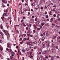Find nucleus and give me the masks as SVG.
Returning a JSON list of instances; mask_svg holds the SVG:
<instances>
[{
  "label": "nucleus",
  "mask_w": 60,
  "mask_h": 60,
  "mask_svg": "<svg viewBox=\"0 0 60 60\" xmlns=\"http://www.w3.org/2000/svg\"><path fill=\"white\" fill-rule=\"evenodd\" d=\"M32 33V31L31 30H29L28 31L27 33V35L28 37Z\"/></svg>",
  "instance_id": "obj_1"
},
{
  "label": "nucleus",
  "mask_w": 60,
  "mask_h": 60,
  "mask_svg": "<svg viewBox=\"0 0 60 60\" xmlns=\"http://www.w3.org/2000/svg\"><path fill=\"white\" fill-rule=\"evenodd\" d=\"M3 32L4 33H5L6 35H7L8 36H9L10 35L9 34V32L8 31L5 30H3Z\"/></svg>",
  "instance_id": "obj_2"
},
{
  "label": "nucleus",
  "mask_w": 60,
  "mask_h": 60,
  "mask_svg": "<svg viewBox=\"0 0 60 60\" xmlns=\"http://www.w3.org/2000/svg\"><path fill=\"white\" fill-rule=\"evenodd\" d=\"M27 44L30 46V47H32V46H33V44L31 42H28L27 43Z\"/></svg>",
  "instance_id": "obj_3"
},
{
  "label": "nucleus",
  "mask_w": 60,
  "mask_h": 60,
  "mask_svg": "<svg viewBox=\"0 0 60 60\" xmlns=\"http://www.w3.org/2000/svg\"><path fill=\"white\" fill-rule=\"evenodd\" d=\"M8 52L9 54H12L13 53V52L12 51V50L11 49H9L8 50Z\"/></svg>",
  "instance_id": "obj_4"
},
{
  "label": "nucleus",
  "mask_w": 60,
  "mask_h": 60,
  "mask_svg": "<svg viewBox=\"0 0 60 60\" xmlns=\"http://www.w3.org/2000/svg\"><path fill=\"white\" fill-rule=\"evenodd\" d=\"M43 55H44V56H46L47 54V52L45 51H44L42 53Z\"/></svg>",
  "instance_id": "obj_5"
},
{
  "label": "nucleus",
  "mask_w": 60,
  "mask_h": 60,
  "mask_svg": "<svg viewBox=\"0 0 60 60\" xmlns=\"http://www.w3.org/2000/svg\"><path fill=\"white\" fill-rule=\"evenodd\" d=\"M11 44V43L10 42L8 43L7 44V46L8 48H10V46H11V45H10Z\"/></svg>",
  "instance_id": "obj_6"
},
{
  "label": "nucleus",
  "mask_w": 60,
  "mask_h": 60,
  "mask_svg": "<svg viewBox=\"0 0 60 60\" xmlns=\"http://www.w3.org/2000/svg\"><path fill=\"white\" fill-rule=\"evenodd\" d=\"M3 15L4 17V16H5V17H7V16H8V15H7V14L6 13H3Z\"/></svg>",
  "instance_id": "obj_7"
},
{
  "label": "nucleus",
  "mask_w": 60,
  "mask_h": 60,
  "mask_svg": "<svg viewBox=\"0 0 60 60\" xmlns=\"http://www.w3.org/2000/svg\"><path fill=\"white\" fill-rule=\"evenodd\" d=\"M48 14H49V15H52L53 14V13L51 11H49L48 12Z\"/></svg>",
  "instance_id": "obj_8"
},
{
  "label": "nucleus",
  "mask_w": 60,
  "mask_h": 60,
  "mask_svg": "<svg viewBox=\"0 0 60 60\" xmlns=\"http://www.w3.org/2000/svg\"><path fill=\"white\" fill-rule=\"evenodd\" d=\"M0 34H1V35L3 37H4V34L3 32H0Z\"/></svg>",
  "instance_id": "obj_9"
},
{
  "label": "nucleus",
  "mask_w": 60,
  "mask_h": 60,
  "mask_svg": "<svg viewBox=\"0 0 60 60\" xmlns=\"http://www.w3.org/2000/svg\"><path fill=\"white\" fill-rule=\"evenodd\" d=\"M45 43H46V45H47V46H49V41H45Z\"/></svg>",
  "instance_id": "obj_10"
},
{
  "label": "nucleus",
  "mask_w": 60,
  "mask_h": 60,
  "mask_svg": "<svg viewBox=\"0 0 60 60\" xmlns=\"http://www.w3.org/2000/svg\"><path fill=\"white\" fill-rule=\"evenodd\" d=\"M18 49V52L19 53V54H17V55H18L20 53V52H20V49Z\"/></svg>",
  "instance_id": "obj_11"
},
{
  "label": "nucleus",
  "mask_w": 60,
  "mask_h": 60,
  "mask_svg": "<svg viewBox=\"0 0 60 60\" xmlns=\"http://www.w3.org/2000/svg\"><path fill=\"white\" fill-rule=\"evenodd\" d=\"M31 3V6H32V7H34V5L33 4L34 2H32Z\"/></svg>",
  "instance_id": "obj_12"
},
{
  "label": "nucleus",
  "mask_w": 60,
  "mask_h": 60,
  "mask_svg": "<svg viewBox=\"0 0 60 60\" xmlns=\"http://www.w3.org/2000/svg\"><path fill=\"white\" fill-rule=\"evenodd\" d=\"M21 24H23V25L24 26H26V25L25 24V23H24V22H21Z\"/></svg>",
  "instance_id": "obj_13"
},
{
  "label": "nucleus",
  "mask_w": 60,
  "mask_h": 60,
  "mask_svg": "<svg viewBox=\"0 0 60 60\" xmlns=\"http://www.w3.org/2000/svg\"><path fill=\"white\" fill-rule=\"evenodd\" d=\"M54 51H55V49H52L51 50V52L52 53V52H54Z\"/></svg>",
  "instance_id": "obj_14"
},
{
  "label": "nucleus",
  "mask_w": 60,
  "mask_h": 60,
  "mask_svg": "<svg viewBox=\"0 0 60 60\" xmlns=\"http://www.w3.org/2000/svg\"><path fill=\"white\" fill-rule=\"evenodd\" d=\"M53 11L54 12H57V11H56V9H55V8H54L53 9Z\"/></svg>",
  "instance_id": "obj_15"
},
{
  "label": "nucleus",
  "mask_w": 60,
  "mask_h": 60,
  "mask_svg": "<svg viewBox=\"0 0 60 60\" xmlns=\"http://www.w3.org/2000/svg\"><path fill=\"white\" fill-rule=\"evenodd\" d=\"M54 21V20H53V18H51L50 22H52V21Z\"/></svg>",
  "instance_id": "obj_16"
},
{
  "label": "nucleus",
  "mask_w": 60,
  "mask_h": 60,
  "mask_svg": "<svg viewBox=\"0 0 60 60\" xmlns=\"http://www.w3.org/2000/svg\"><path fill=\"white\" fill-rule=\"evenodd\" d=\"M3 25H2V24L1 25H0V28L2 29H3Z\"/></svg>",
  "instance_id": "obj_17"
},
{
  "label": "nucleus",
  "mask_w": 60,
  "mask_h": 60,
  "mask_svg": "<svg viewBox=\"0 0 60 60\" xmlns=\"http://www.w3.org/2000/svg\"><path fill=\"white\" fill-rule=\"evenodd\" d=\"M41 26H44V23L42 22L41 23Z\"/></svg>",
  "instance_id": "obj_18"
},
{
  "label": "nucleus",
  "mask_w": 60,
  "mask_h": 60,
  "mask_svg": "<svg viewBox=\"0 0 60 60\" xmlns=\"http://www.w3.org/2000/svg\"><path fill=\"white\" fill-rule=\"evenodd\" d=\"M1 19L3 21H4V16H2L1 17Z\"/></svg>",
  "instance_id": "obj_19"
},
{
  "label": "nucleus",
  "mask_w": 60,
  "mask_h": 60,
  "mask_svg": "<svg viewBox=\"0 0 60 60\" xmlns=\"http://www.w3.org/2000/svg\"><path fill=\"white\" fill-rule=\"evenodd\" d=\"M31 24H29L28 25V26L30 28L31 27Z\"/></svg>",
  "instance_id": "obj_20"
},
{
  "label": "nucleus",
  "mask_w": 60,
  "mask_h": 60,
  "mask_svg": "<svg viewBox=\"0 0 60 60\" xmlns=\"http://www.w3.org/2000/svg\"><path fill=\"white\" fill-rule=\"evenodd\" d=\"M26 51V50L24 49H23L22 50V52H24V53H25V51Z\"/></svg>",
  "instance_id": "obj_21"
},
{
  "label": "nucleus",
  "mask_w": 60,
  "mask_h": 60,
  "mask_svg": "<svg viewBox=\"0 0 60 60\" xmlns=\"http://www.w3.org/2000/svg\"><path fill=\"white\" fill-rule=\"evenodd\" d=\"M42 47L43 48H45V45L44 44H42Z\"/></svg>",
  "instance_id": "obj_22"
},
{
  "label": "nucleus",
  "mask_w": 60,
  "mask_h": 60,
  "mask_svg": "<svg viewBox=\"0 0 60 60\" xmlns=\"http://www.w3.org/2000/svg\"><path fill=\"white\" fill-rule=\"evenodd\" d=\"M53 22L54 23H56V24H57V21H56L55 20H54V21H53Z\"/></svg>",
  "instance_id": "obj_23"
},
{
  "label": "nucleus",
  "mask_w": 60,
  "mask_h": 60,
  "mask_svg": "<svg viewBox=\"0 0 60 60\" xmlns=\"http://www.w3.org/2000/svg\"><path fill=\"white\" fill-rule=\"evenodd\" d=\"M0 57L1 59H3V57H2V55L0 54Z\"/></svg>",
  "instance_id": "obj_24"
},
{
  "label": "nucleus",
  "mask_w": 60,
  "mask_h": 60,
  "mask_svg": "<svg viewBox=\"0 0 60 60\" xmlns=\"http://www.w3.org/2000/svg\"><path fill=\"white\" fill-rule=\"evenodd\" d=\"M33 32L34 34H35L36 33V31H35V30H33Z\"/></svg>",
  "instance_id": "obj_25"
},
{
  "label": "nucleus",
  "mask_w": 60,
  "mask_h": 60,
  "mask_svg": "<svg viewBox=\"0 0 60 60\" xmlns=\"http://www.w3.org/2000/svg\"><path fill=\"white\" fill-rule=\"evenodd\" d=\"M30 50H32V51H33V49H32V47H30Z\"/></svg>",
  "instance_id": "obj_26"
},
{
  "label": "nucleus",
  "mask_w": 60,
  "mask_h": 60,
  "mask_svg": "<svg viewBox=\"0 0 60 60\" xmlns=\"http://www.w3.org/2000/svg\"><path fill=\"white\" fill-rule=\"evenodd\" d=\"M4 11L5 12H8V9H7L6 10H5Z\"/></svg>",
  "instance_id": "obj_27"
},
{
  "label": "nucleus",
  "mask_w": 60,
  "mask_h": 60,
  "mask_svg": "<svg viewBox=\"0 0 60 60\" xmlns=\"http://www.w3.org/2000/svg\"><path fill=\"white\" fill-rule=\"evenodd\" d=\"M0 49L1 50V51H2V50H3V47H2V46H1L0 47Z\"/></svg>",
  "instance_id": "obj_28"
},
{
  "label": "nucleus",
  "mask_w": 60,
  "mask_h": 60,
  "mask_svg": "<svg viewBox=\"0 0 60 60\" xmlns=\"http://www.w3.org/2000/svg\"><path fill=\"white\" fill-rule=\"evenodd\" d=\"M59 14H58V15H57V16L56 17V19H57V18H59Z\"/></svg>",
  "instance_id": "obj_29"
},
{
  "label": "nucleus",
  "mask_w": 60,
  "mask_h": 60,
  "mask_svg": "<svg viewBox=\"0 0 60 60\" xmlns=\"http://www.w3.org/2000/svg\"><path fill=\"white\" fill-rule=\"evenodd\" d=\"M41 10H43V7L42 6H41L40 8Z\"/></svg>",
  "instance_id": "obj_30"
},
{
  "label": "nucleus",
  "mask_w": 60,
  "mask_h": 60,
  "mask_svg": "<svg viewBox=\"0 0 60 60\" xmlns=\"http://www.w3.org/2000/svg\"><path fill=\"white\" fill-rule=\"evenodd\" d=\"M30 12H29L28 13V16H30Z\"/></svg>",
  "instance_id": "obj_31"
},
{
  "label": "nucleus",
  "mask_w": 60,
  "mask_h": 60,
  "mask_svg": "<svg viewBox=\"0 0 60 60\" xmlns=\"http://www.w3.org/2000/svg\"><path fill=\"white\" fill-rule=\"evenodd\" d=\"M23 40H24V41H26V40H27V39L26 38H24L23 39Z\"/></svg>",
  "instance_id": "obj_32"
},
{
  "label": "nucleus",
  "mask_w": 60,
  "mask_h": 60,
  "mask_svg": "<svg viewBox=\"0 0 60 60\" xmlns=\"http://www.w3.org/2000/svg\"><path fill=\"white\" fill-rule=\"evenodd\" d=\"M37 38V35H36L35 36V39H36Z\"/></svg>",
  "instance_id": "obj_33"
},
{
  "label": "nucleus",
  "mask_w": 60,
  "mask_h": 60,
  "mask_svg": "<svg viewBox=\"0 0 60 60\" xmlns=\"http://www.w3.org/2000/svg\"><path fill=\"white\" fill-rule=\"evenodd\" d=\"M7 27L8 29H10V27L9 26H7Z\"/></svg>",
  "instance_id": "obj_34"
},
{
  "label": "nucleus",
  "mask_w": 60,
  "mask_h": 60,
  "mask_svg": "<svg viewBox=\"0 0 60 60\" xmlns=\"http://www.w3.org/2000/svg\"><path fill=\"white\" fill-rule=\"evenodd\" d=\"M26 2V4H28V0H25Z\"/></svg>",
  "instance_id": "obj_35"
},
{
  "label": "nucleus",
  "mask_w": 60,
  "mask_h": 60,
  "mask_svg": "<svg viewBox=\"0 0 60 60\" xmlns=\"http://www.w3.org/2000/svg\"><path fill=\"white\" fill-rule=\"evenodd\" d=\"M53 17H56V14H53Z\"/></svg>",
  "instance_id": "obj_36"
},
{
  "label": "nucleus",
  "mask_w": 60,
  "mask_h": 60,
  "mask_svg": "<svg viewBox=\"0 0 60 60\" xmlns=\"http://www.w3.org/2000/svg\"><path fill=\"white\" fill-rule=\"evenodd\" d=\"M26 31H27L28 30V29H29V28L27 27H26Z\"/></svg>",
  "instance_id": "obj_37"
},
{
  "label": "nucleus",
  "mask_w": 60,
  "mask_h": 60,
  "mask_svg": "<svg viewBox=\"0 0 60 60\" xmlns=\"http://www.w3.org/2000/svg\"><path fill=\"white\" fill-rule=\"evenodd\" d=\"M2 1L3 3H6V2L4 0H2Z\"/></svg>",
  "instance_id": "obj_38"
},
{
  "label": "nucleus",
  "mask_w": 60,
  "mask_h": 60,
  "mask_svg": "<svg viewBox=\"0 0 60 60\" xmlns=\"http://www.w3.org/2000/svg\"><path fill=\"white\" fill-rule=\"evenodd\" d=\"M39 27H40V28L41 29V28H42V26H41V25H40L39 26Z\"/></svg>",
  "instance_id": "obj_39"
},
{
  "label": "nucleus",
  "mask_w": 60,
  "mask_h": 60,
  "mask_svg": "<svg viewBox=\"0 0 60 60\" xmlns=\"http://www.w3.org/2000/svg\"><path fill=\"white\" fill-rule=\"evenodd\" d=\"M26 56H28V52H27V53H26Z\"/></svg>",
  "instance_id": "obj_40"
},
{
  "label": "nucleus",
  "mask_w": 60,
  "mask_h": 60,
  "mask_svg": "<svg viewBox=\"0 0 60 60\" xmlns=\"http://www.w3.org/2000/svg\"><path fill=\"white\" fill-rule=\"evenodd\" d=\"M21 23H23V22H24V20L23 19H22L21 20Z\"/></svg>",
  "instance_id": "obj_41"
},
{
  "label": "nucleus",
  "mask_w": 60,
  "mask_h": 60,
  "mask_svg": "<svg viewBox=\"0 0 60 60\" xmlns=\"http://www.w3.org/2000/svg\"><path fill=\"white\" fill-rule=\"evenodd\" d=\"M46 26H49V23H47L46 24Z\"/></svg>",
  "instance_id": "obj_42"
},
{
  "label": "nucleus",
  "mask_w": 60,
  "mask_h": 60,
  "mask_svg": "<svg viewBox=\"0 0 60 60\" xmlns=\"http://www.w3.org/2000/svg\"><path fill=\"white\" fill-rule=\"evenodd\" d=\"M24 11L25 12H26V11H28V10L27 9H25V10H24Z\"/></svg>",
  "instance_id": "obj_43"
},
{
  "label": "nucleus",
  "mask_w": 60,
  "mask_h": 60,
  "mask_svg": "<svg viewBox=\"0 0 60 60\" xmlns=\"http://www.w3.org/2000/svg\"><path fill=\"white\" fill-rule=\"evenodd\" d=\"M46 18L47 19H48L49 18V16L48 15H46Z\"/></svg>",
  "instance_id": "obj_44"
},
{
  "label": "nucleus",
  "mask_w": 60,
  "mask_h": 60,
  "mask_svg": "<svg viewBox=\"0 0 60 60\" xmlns=\"http://www.w3.org/2000/svg\"><path fill=\"white\" fill-rule=\"evenodd\" d=\"M37 18L36 17V18L35 19V21H37Z\"/></svg>",
  "instance_id": "obj_45"
},
{
  "label": "nucleus",
  "mask_w": 60,
  "mask_h": 60,
  "mask_svg": "<svg viewBox=\"0 0 60 60\" xmlns=\"http://www.w3.org/2000/svg\"><path fill=\"white\" fill-rule=\"evenodd\" d=\"M23 19H26V17H25L23 16Z\"/></svg>",
  "instance_id": "obj_46"
},
{
  "label": "nucleus",
  "mask_w": 60,
  "mask_h": 60,
  "mask_svg": "<svg viewBox=\"0 0 60 60\" xmlns=\"http://www.w3.org/2000/svg\"><path fill=\"white\" fill-rule=\"evenodd\" d=\"M34 27L35 28H36V25H34Z\"/></svg>",
  "instance_id": "obj_47"
},
{
  "label": "nucleus",
  "mask_w": 60,
  "mask_h": 60,
  "mask_svg": "<svg viewBox=\"0 0 60 60\" xmlns=\"http://www.w3.org/2000/svg\"><path fill=\"white\" fill-rule=\"evenodd\" d=\"M19 46H16V49H18V48H19Z\"/></svg>",
  "instance_id": "obj_48"
},
{
  "label": "nucleus",
  "mask_w": 60,
  "mask_h": 60,
  "mask_svg": "<svg viewBox=\"0 0 60 60\" xmlns=\"http://www.w3.org/2000/svg\"><path fill=\"white\" fill-rule=\"evenodd\" d=\"M56 27H57V28H59V26L57 25H56Z\"/></svg>",
  "instance_id": "obj_49"
},
{
  "label": "nucleus",
  "mask_w": 60,
  "mask_h": 60,
  "mask_svg": "<svg viewBox=\"0 0 60 60\" xmlns=\"http://www.w3.org/2000/svg\"><path fill=\"white\" fill-rule=\"evenodd\" d=\"M2 7H3V8L5 7H6V6H5V5H2Z\"/></svg>",
  "instance_id": "obj_50"
},
{
  "label": "nucleus",
  "mask_w": 60,
  "mask_h": 60,
  "mask_svg": "<svg viewBox=\"0 0 60 60\" xmlns=\"http://www.w3.org/2000/svg\"><path fill=\"white\" fill-rule=\"evenodd\" d=\"M58 39H59V40H60V37H59L57 38Z\"/></svg>",
  "instance_id": "obj_51"
},
{
  "label": "nucleus",
  "mask_w": 60,
  "mask_h": 60,
  "mask_svg": "<svg viewBox=\"0 0 60 60\" xmlns=\"http://www.w3.org/2000/svg\"><path fill=\"white\" fill-rule=\"evenodd\" d=\"M37 15H39V12H37Z\"/></svg>",
  "instance_id": "obj_52"
},
{
  "label": "nucleus",
  "mask_w": 60,
  "mask_h": 60,
  "mask_svg": "<svg viewBox=\"0 0 60 60\" xmlns=\"http://www.w3.org/2000/svg\"><path fill=\"white\" fill-rule=\"evenodd\" d=\"M45 9H47V7L46 6H45V7H44Z\"/></svg>",
  "instance_id": "obj_53"
},
{
  "label": "nucleus",
  "mask_w": 60,
  "mask_h": 60,
  "mask_svg": "<svg viewBox=\"0 0 60 60\" xmlns=\"http://www.w3.org/2000/svg\"><path fill=\"white\" fill-rule=\"evenodd\" d=\"M33 35H30V37H33Z\"/></svg>",
  "instance_id": "obj_54"
},
{
  "label": "nucleus",
  "mask_w": 60,
  "mask_h": 60,
  "mask_svg": "<svg viewBox=\"0 0 60 60\" xmlns=\"http://www.w3.org/2000/svg\"><path fill=\"white\" fill-rule=\"evenodd\" d=\"M49 19H46V21H49Z\"/></svg>",
  "instance_id": "obj_55"
},
{
  "label": "nucleus",
  "mask_w": 60,
  "mask_h": 60,
  "mask_svg": "<svg viewBox=\"0 0 60 60\" xmlns=\"http://www.w3.org/2000/svg\"><path fill=\"white\" fill-rule=\"evenodd\" d=\"M43 34L44 35H45V33L44 32L43 33Z\"/></svg>",
  "instance_id": "obj_56"
},
{
  "label": "nucleus",
  "mask_w": 60,
  "mask_h": 60,
  "mask_svg": "<svg viewBox=\"0 0 60 60\" xmlns=\"http://www.w3.org/2000/svg\"><path fill=\"white\" fill-rule=\"evenodd\" d=\"M43 21H45V18H43Z\"/></svg>",
  "instance_id": "obj_57"
},
{
  "label": "nucleus",
  "mask_w": 60,
  "mask_h": 60,
  "mask_svg": "<svg viewBox=\"0 0 60 60\" xmlns=\"http://www.w3.org/2000/svg\"><path fill=\"white\" fill-rule=\"evenodd\" d=\"M38 31H39V30H40L41 29V28H38Z\"/></svg>",
  "instance_id": "obj_58"
},
{
  "label": "nucleus",
  "mask_w": 60,
  "mask_h": 60,
  "mask_svg": "<svg viewBox=\"0 0 60 60\" xmlns=\"http://www.w3.org/2000/svg\"><path fill=\"white\" fill-rule=\"evenodd\" d=\"M45 33H46V34H47V33H48V31H45Z\"/></svg>",
  "instance_id": "obj_59"
},
{
  "label": "nucleus",
  "mask_w": 60,
  "mask_h": 60,
  "mask_svg": "<svg viewBox=\"0 0 60 60\" xmlns=\"http://www.w3.org/2000/svg\"><path fill=\"white\" fill-rule=\"evenodd\" d=\"M15 30H16V26H15Z\"/></svg>",
  "instance_id": "obj_60"
},
{
  "label": "nucleus",
  "mask_w": 60,
  "mask_h": 60,
  "mask_svg": "<svg viewBox=\"0 0 60 60\" xmlns=\"http://www.w3.org/2000/svg\"><path fill=\"white\" fill-rule=\"evenodd\" d=\"M27 40H29V37L27 38Z\"/></svg>",
  "instance_id": "obj_61"
},
{
  "label": "nucleus",
  "mask_w": 60,
  "mask_h": 60,
  "mask_svg": "<svg viewBox=\"0 0 60 60\" xmlns=\"http://www.w3.org/2000/svg\"><path fill=\"white\" fill-rule=\"evenodd\" d=\"M56 36H54L53 37V39H56Z\"/></svg>",
  "instance_id": "obj_62"
},
{
  "label": "nucleus",
  "mask_w": 60,
  "mask_h": 60,
  "mask_svg": "<svg viewBox=\"0 0 60 60\" xmlns=\"http://www.w3.org/2000/svg\"><path fill=\"white\" fill-rule=\"evenodd\" d=\"M56 58H58H58H59V57L58 56H56Z\"/></svg>",
  "instance_id": "obj_63"
},
{
  "label": "nucleus",
  "mask_w": 60,
  "mask_h": 60,
  "mask_svg": "<svg viewBox=\"0 0 60 60\" xmlns=\"http://www.w3.org/2000/svg\"><path fill=\"white\" fill-rule=\"evenodd\" d=\"M51 56H50V55H49V57H51Z\"/></svg>",
  "instance_id": "obj_64"
}]
</instances>
